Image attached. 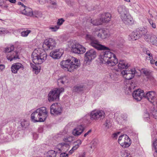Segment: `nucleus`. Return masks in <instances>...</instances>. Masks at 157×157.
I'll list each match as a JSON object with an SVG mask.
<instances>
[{"label": "nucleus", "mask_w": 157, "mask_h": 157, "mask_svg": "<svg viewBox=\"0 0 157 157\" xmlns=\"http://www.w3.org/2000/svg\"><path fill=\"white\" fill-rule=\"evenodd\" d=\"M68 77L64 76L58 79L57 80V82L58 84L61 83L63 84L67 83L68 82Z\"/></svg>", "instance_id": "c85d7f7f"}, {"label": "nucleus", "mask_w": 157, "mask_h": 157, "mask_svg": "<svg viewBox=\"0 0 157 157\" xmlns=\"http://www.w3.org/2000/svg\"><path fill=\"white\" fill-rule=\"evenodd\" d=\"M65 21V20L63 18L59 19L57 22V26H59Z\"/></svg>", "instance_id": "49530a36"}, {"label": "nucleus", "mask_w": 157, "mask_h": 157, "mask_svg": "<svg viewBox=\"0 0 157 157\" xmlns=\"http://www.w3.org/2000/svg\"><path fill=\"white\" fill-rule=\"evenodd\" d=\"M50 4L53 6H51V7L52 8H56V3L54 1H51L50 2Z\"/></svg>", "instance_id": "8fccbe9b"}, {"label": "nucleus", "mask_w": 157, "mask_h": 157, "mask_svg": "<svg viewBox=\"0 0 157 157\" xmlns=\"http://www.w3.org/2000/svg\"><path fill=\"white\" fill-rule=\"evenodd\" d=\"M112 124L111 122L109 120H107L103 124L104 128L106 130H107L110 128L112 126Z\"/></svg>", "instance_id": "2f4dec72"}, {"label": "nucleus", "mask_w": 157, "mask_h": 157, "mask_svg": "<svg viewBox=\"0 0 157 157\" xmlns=\"http://www.w3.org/2000/svg\"><path fill=\"white\" fill-rule=\"evenodd\" d=\"M132 96L135 100L137 101H140L145 96V94L143 90L138 89L133 91Z\"/></svg>", "instance_id": "f3484780"}, {"label": "nucleus", "mask_w": 157, "mask_h": 157, "mask_svg": "<svg viewBox=\"0 0 157 157\" xmlns=\"http://www.w3.org/2000/svg\"><path fill=\"white\" fill-rule=\"evenodd\" d=\"M30 65L31 67L33 69V70L35 71V73L36 74H38L40 71L39 68L36 65H34L32 63H31Z\"/></svg>", "instance_id": "ea45409f"}, {"label": "nucleus", "mask_w": 157, "mask_h": 157, "mask_svg": "<svg viewBox=\"0 0 157 157\" xmlns=\"http://www.w3.org/2000/svg\"><path fill=\"white\" fill-rule=\"evenodd\" d=\"M118 141L119 144L123 147H128L131 143L130 139L126 135H123L120 136Z\"/></svg>", "instance_id": "1a4fd4ad"}, {"label": "nucleus", "mask_w": 157, "mask_h": 157, "mask_svg": "<svg viewBox=\"0 0 157 157\" xmlns=\"http://www.w3.org/2000/svg\"><path fill=\"white\" fill-rule=\"evenodd\" d=\"M86 154L85 152H83L79 154L78 157H85Z\"/></svg>", "instance_id": "bf43d9fd"}, {"label": "nucleus", "mask_w": 157, "mask_h": 157, "mask_svg": "<svg viewBox=\"0 0 157 157\" xmlns=\"http://www.w3.org/2000/svg\"><path fill=\"white\" fill-rule=\"evenodd\" d=\"M23 70L24 69V66L21 63H17L13 64L11 67V70L12 73L16 74L19 69Z\"/></svg>", "instance_id": "aec40b11"}, {"label": "nucleus", "mask_w": 157, "mask_h": 157, "mask_svg": "<svg viewBox=\"0 0 157 157\" xmlns=\"http://www.w3.org/2000/svg\"><path fill=\"white\" fill-rule=\"evenodd\" d=\"M121 155L122 157H132L131 155L126 151H123L121 152Z\"/></svg>", "instance_id": "58836bf2"}, {"label": "nucleus", "mask_w": 157, "mask_h": 157, "mask_svg": "<svg viewBox=\"0 0 157 157\" xmlns=\"http://www.w3.org/2000/svg\"><path fill=\"white\" fill-rule=\"evenodd\" d=\"M56 43L55 40L52 38H50L46 39L43 44V48L46 50L52 49L55 47Z\"/></svg>", "instance_id": "f8f14e48"}, {"label": "nucleus", "mask_w": 157, "mask_h": 157, "mask_svg": "<svg viewBox=\"0 0 157 157\" xmlns=\"http://www.w3.org/2000/svg\"><path fill=\"white\" fill-rule=\"evenodd\" d=\"M93 34L94 36H97L98 38L102 39H105L109 37L110 36L109 31L108 30H101L98 28L95 29V31L93 32Z\"/></svg>", "instance_id": "9d476101"}, {"label": "nucleus", "mask_w": 157, "mask_h": 157, "mask_svg": "<svg viewBox=\"0 0 157 157\" xmlns=\"http://www.w3.org/2000/svg\"><path fill=\"white\" fill-rule=\"evenodd\" d=\"M59 28V26L57 25L50 26L49 28V29L53 32H56Z\"/></svg>", "instance_id": "37998d69"}, {"label": "nucleus", "mask_w": 157, "mask_h": 157, "mask_svg": "<svg viewBox=\"0 0 157 157\" xmlns=\"http://www.w3.org/2000/svg\"><path fill=\"white\" fill-rule=\"evenodd\" d=\"M33 61L35 64H41L46 60L47 55L43 50L40 48L35 49L32 55Z\"/></svg>", "instance_id": "20e7f679"}, {"label": "nucleus", "mask_w": 157, "mask_h": 157, "mask_svg": "<svg viewBox=\"0 0 157 157\" xmlns=\"http://www.w3.org/2000/svg\"><path fill=\"white\" fill-rule=\"evenodd\" d=\"M97 56V53L94 49H90L87 51L85 54L84 64L85 65H89L91 63L92 61Z\"/></svg>", "instance_id": "423d86ee"}, {"label": "nucleus", "mask_w": 157, "mask_h": 157, "mask_svg": "<svg viewBox=\"0 0 157 157\" xmlns=\"http://www.w3.org/2000/svg\"><path fill=\"white\" fill-rule=\"evenodd\" d=\"M64 91V89L63 88L53 89L48 94V100L49 101L58 100L60 94Z\"/></svg>", "instance_id": "39448f33"}, {"label": "nucleus", "mask_w": 157, "mask_h": 157, "mask_svg": "<svg viewBox=\"0 0 157 157\" xmlns=\"http://www.w3.org/2000/svg\"><path fill=\"white\" fill-rule=\"evenodd\" d=\"M136 30L140 36V38L143 36L145 35L147 32V29L144 28L138 29Z\"/></svg>", "instance_id": "cd10ccee"}, {"label": "nucleus", "mask_w": 157, "mask_h": 157, "mask_svg": "<svg viewBox=\"0 0 157 157\" xmlns=\"http://www.w3.org/2000/svg\"><path fill=\"white\" fill-rule=\"evenodd\" d=\"M21 125L23 128H26L29 125V121L25 119L21 120Z\"/></svg>", "instance_id": "7c9ffc66"}, {"label": "nucleus", "mask_w": 157, "mask_h": 157, "mask_svg": "<svg viewBox=\"0 0 157 157\" xmlns=\"http://www.w3.org/2000/svg\"><path fill=\"white\" fill-rule=\"evenodd\" d=\"M90 23L92 24L93 25H98L102 24L100 19H98L93 20L91 19Z\"/></svg>", "instance_id": "f704fd0d"}, {"label": "nucleus", "mask_w": 157, "mask_h": 157, "mask_svg": "<svg viewBox=\"0 0 157 157\" xmlns=\"http://www.w3.org/2000/svg\"><path fill=\"white\" fill-rule=\"evenodd\" d=\"M84 129V127L82 125H79L73 129L72 134L75 136H78L82 133Z\"/></svg>", "instance_id": "6ab92c4d"}, {"label": "nucleus", "mask_w": 157, "mask_h": 157, "mask_svg": "<svg viewBox=\"0 0 157 157\" xmlns=\"http://www.w3.org/2000/svg\"><path fill=\"white\" fill-rule=\"evenodd\" d=\"M14 49V47L13 45H11L10 47H8L6 48L5 49V52L8 53H10L11 52L13 51Z\"/></svg>", "instance_id": "4c0bfd02"}, {"label": "nucleus", "mask_w": 157, "mask_h": 157, "mask_svg": "<svg viewBox=\"0 0 157 157\" xmlns=\"http://www.w3.org/2000/svg\"><path fill=\"white\" fill-rule=\"evenodd\" d=\"M62 111V107L60 103H56L52 104L50 107V113L54 115L61 114Z\"/></svg>", "instance_id": "9b49d317"}, {"label": "nucleus", "mask_w": 157, "mask_h": 157, "mask_svg": "<svg viewBox=\"0 0 157 157\" xmlns=\"http://www.w3.org/2000/svg\"><path fill=\"white\" fill-rule=\"evenodd\" d=\"M83 89V86L80 85L74 87L73 88V91L75 92H79L82 91Z\"/></svg>", "instance_id": "72a5a7b5"}, {"label": "nucleus", "mask_w": 157, "mask_h": 157, "mask_svg": "<svg viewBox=\"0 0 157 157\" xmlns=\"http://www.w3.org/2000/svg\"><path fill=\"white\" fill-rule=\"evenodd\" d=\"M38 2L41 4H44L46 2V0H37Z\"/></svg>", "instance_id": "13d9d810"}, {"label": "nucleus", "mask_w": 157, "mask_h": 157, "mask_svg": "<svg viewBox=\"0 0 157 157\" xmlns=\"http://www.w3.org/2000/svg\"><path fill=\"white\" fill-rule=\"evenodd\" d=\"M86 38L87 40H93L94 39V37L90 34H86Z\"/></svg>", "instance_id": "09e8293b"}, {"label": "nucleus", "mask_w": 157, "mask_h": 157, "mask_svg": "<svg viewBox=\"0 0 157 157\" xmlns=\"http://www.w3.org/2000/svg\"><path fill=\"white\" fill-rule=\"evenodd\" d=\"M31 32V31L28 29H24V30L21 33V35L23 37H26Z\"/></svg>", "instance_id": "473e14b6"}, {"label": "nucleus", "mask_w": 157, "mask_h": 157, "mask_svg": "<svg viewBox=\"0 0 157 157\" xmlns=\"http://www.w3.org/2000/svg\"><path fill=\"white\" fill-rule=\"evenodd\" d=\"M111 15L109 13H107L102 14L100 19L102 23L104 22H108L110 21L111 18Z\"/></svg>", "instance_id": "b1692460"}, {"label": "nucleus", "mask_w": 157, "mask_h": 157, "mask_svg": "<svg viewBox=\"0 0 157 157\" xmlns=\"http://www.w3.org/2000/svg\"><path fill=\"white\" fill-rule=\"evenodd\" d=\"M95 147V146L94 145H91L90 147V148L91 149H94Z\"/></svg>", "instance_id": "0e129e2a"}, {"label": "nucleus", "mask_w": 157, "mask_h": 157, "mask_svg": "<svg viewBox=\"0 0 157 157\" xmlns=\"http://www.w3.org/2000/svg\"><path fill=\"white\" fill-rule=\"evenodd\" d=\"M105 113L101 110H94L91 112L90 118L92 120H98L103 119L105 117Z\"/></svg>", "instance_id": "6e6552de"}, {"label": "nucleus", "mask_w": 157, "mask_h": 157, "mask_svg": "<svg viewBox=\"0 0 157 157\" xmlns=\"http://www.w3.org/2000/svg\"><path fill=\"white\" fill-rule=\"evenodd\" d=\"M31 119L33 122H42L36 109L31 114Z\"/></svg>", "instance_id": "412c9836"}, {"label": "nucleus", "mask_w": 157, "mask_h": 157, "mask_svg": "<svg viewBox=\"0 0 157 157\" xmlns=\"http://www.w3.org/2000/svg\"><path fill=\"white\" fill-rule=\"evenodd\" d=\"M18 5L21 6V9L22 10L26 6L24 5L23 3H22L21 2H18Z\"/></svg>", "instance_id": "4d7b16f0"}, {"label": "nucleus", "mask_w": 157, "mask_h": 157, "mask_svg": "<svg viewBox=\"0 0 157 157\" xmlns=\"http://www.w3.org/2000/svg\"><path fill=\"white\" fill-rule=\"evenodd\" d=\"M66 146V144L65 143H60L58 146V148H56V151L53 150H49L44 153V157H56V153H60Z\"/></svg>", "instance_id": "0eeeda50"}, {"label": "nucleus", "mask_w": 157, "mask_h": 157, "mask_svg": "<svg viewBox=\"0 0 157 157\" xmlns=\"http://www.w3.org/2000/svg\"><path fill=\"white\" fill-rule=\"evenodd\" d=\"M71 51L75 53L82 54L86 51L85 48L82 45L78 44H75L71 46Z\"/></svg>", "instance_id": "ddd939ff"}, {"label": "nucleus", "mask_w": 157, "mask_h": 157, "mask_svg": "<svg viewBox=\"0 0 157 157\" xmlns=\"http://www.w3.org/2000/svg\"><path fill=\"white\" fill-rule=\"evenodd\" d=\"M117 136V134L116 133H114V134H113V136H114V138H116Z\"/></svg>", "instance_id": "69168bd1"}, {"label": "nucleus", "mask_w": 157, "mask_h": 157, "mask_svg": "<svg viewBox=\"0 0 157 157\" xmlns=\"http://www.w3.org/2000/svg\"><path fill=\"white\" fill-rule=\"evenodd\" d=\"M63 140L66 142H71L73 140L72 137L71 136H66L65 137Z\"/></svg>", "instance_id": "a18cd8bd"}, {"label": "nucleus", "mask_w": 157, "mask_h": 157, "mask_svg": "<svg viewBox=\"0 0 157 157\" xmlns=\"http://www.w3.org/2000/svg\"><path fill=\"white\" fill-rule=\"evenodd\" d=\"M136 72V70L134 68L129 70H123L121 72V74L126 79L129 80L134 77Z\"/></svg>", "instance_id": "4468645a"}, {"label": "nucleus", "mask_w": 157, "mask_h": 157, "mask_svg": "<svg viewBox=\"0 0 157 157\" xmlns=\"http://www.w3.org/2000/svg\"><path fill=\"white\" fill-rule=\"evenodd\" d=\"M82 142V141L80 140H78L75 142V144L76 145H78L79 147V145L81 144Z\"/></svg>", "instance_id": "603ef678"}, {"label": "nucleus", "mask_w": 157, "mask_h": 157, "mask_svg": "<svg viewBox=\"0 0 157 157\" xmlns=\"http://www.w3.org/2000/svg\"><path fill=\"white\" fill-rule=\"evenodd\" d=\"M22 10V14L26 15L32 16L33 15L32 10L30 8L25 6Z\"/></svg>", "instance_id": "393cba45"}, {"label": "nucleus", "mask_w": 157, "mask_h": 157, "mask_svg": "<svg viewBox=\"0 0 157 157\" xmlns=\"http://www.w3.org/2000/svg\"><path fill=\"white\" fill-rule=\"evenodd\" d=\"M128 39L130 40H135L140 38L138 33L136 31L132 32L128 37Z\"/></svg>", "instance_id": "a878e982"}, {"label": "nucleus", "mask_w": 157, "mask_h": 157, "mask_svg": "<svg viewBox=\"0 0 157 157\" xmlns=\"http://www.w3.org/2000/svg\"><path fill=\"white\" fill-rule=\"evenodd\" d=\"M135 87V86H133V83H132V84H131V86L130 87H128V89L130 91H131L132 88H134Z\"/></svg>", "instance_id": "680f3d73"}, {"label": "nucleus", "mask_w": 157, "mask_h": 157, "mask_svg": "<svg viewBox=\"0 0 157 157\" xmlns=\"http://www.w3.org/2000/svg\"><path fill=\"white\" fill-rule=\"evenodd\" d=\"M147 98L148 100L152 103L156 98L155 93L154 91H151L147 93L144 97Z\"/></svg>", "instance_id": "5701e85b"}, {"label": "nucleus", "mask_w": 157, "mask_h": 157, "mask_svg": "<svg viewBox=\"0 0 157 157\" xmlns=\"http://www.w3.org/2000/svg\"><path fill=\"white\" fill-rule=\"evenodd\" d=\"M8 7V6H7V5H5V6H4V8H7Z\"/></svg>", "instance_id": "338daca9"}, {"label": "nucleus", "mask_w": 157, "mask_h": 157, "mask_svg": "<svg viewBox=\"0 0 157 157\" xmlns=\"http://www.w3.org/2000/svg\"><path fill=\"white\" fill-rule=\"evenodd\" d=\"M152 38L151 44L157 46V36L155 35Z\"/></svg>", "instance_id": "79ce46f5"}, {"label": "nucleus", "mask_w": 157, "mask_h": 157, "mask_svg": "<svg viewBox=\"0 0 157 157\" xmlns=\"http://www.w3.org/2000/svg\"><path fill=\"white\" fill-rule=\"evenodd\" d=\"M92 132V130L91 129H90L87 132L85 133L84 135V137H86L88 135H89V134H90L91 132Z\"/></svg>", "instance_id": "6e6d98bb"}, {"label": "nucleus", "mask_w": 157, "mask_h": 157, "mask_svg": "<svg viewBox=\"0 0 157 157\" xmlns=\"http://www.w3.org/2000/svg\"><path fill=\"white\" fill-rule=\"evenodd\" d=\"M7 58L8 60L10 61L18 59L19 56L18 52L13 51L7 55Z\"/></svg>", "instance_id": "4be33fe9"}, {"label": "nucleus", "mask_w": 157, "mask_h": 157, "mask_svg": "<svg viewBox=\"0 0 157 157\" xmlns=\"http://www.w3.org/2000/svg\"><path fill=\"white\" fill-rule=\"evenodd\" d=\"M117 10L120 15L122 21L126 25H131L133 24L132 18L129 14V10L125 6L120 5L117 7Z\"/></svg>", "instance_id": "7ed1b4c3"}, {"label": "nucleus", "mask_w": 157, "mask_h": 157, "mask_svg": "<svg viewBox=\"0 0 157 157\" xmlns=\"http://www.w3.org/2000/svg\"><path fill=\"white\" fill-rule=\"evenodd\" d=\"M79 147L78 145H76L75 144V145L69 151V153L70 154H72L73 151L77 149Z\"/></svg>", "instance_id": "de8ad7c7"}, {"label": "nucleus", "mask_w": 157, "mask_h": 157, "mask_svg": "<svg viewBox=\"0 0 157 157\" xmlns=\"http://www.w3.org/2000/svg\"><path fill=\"white\" fill-rule=\"evenodd\" d=\"M143 51L149 57H148V59L150 60L151 58H153V56L152 54L150 52V51L147 49H144Z\"/></svg>", "instance_id": "e433bc0d"}, {"label": "nucleus", "mask_w": 157, "mask_h": 157, "mask_svg": "<svg viewBox=\"0 0 157 157\" xmlns=\"http://www.w3.org/2000/svg\"><path fill=\"white\" fill-rule=\"evenodd\" d=\"M118 66L119 69H126L129 67V65L127 62L123 60L120 61L119 62Z\"/></svg>", "instance_id": "bb28decb"}, {"label": "nucleus", "mask_w": 157, "mask_h": 157, "mask_svg": "<svg viewBox=\"0 0 157 157\" xmlns=\"http://www.w3.org/2000/svg\"><path fill=\"white\" fill-rule=\"evenodd\" d=\"M90 45L98 50H109V48L104 45L99 44V42L97 40H93L90 43Z\"/></svg>", "instance_id": "a211bd4d"}, {"label": "nucleus", "mask_w": 157, "mask_h": 157, "mask_svg": "<svg viewBox=\"0 0 157 157\" xmlns=\"http://www.w3.org/2000/svg\"><path fill=\"white\" fill-rule=\"evenodd\" d=\"M7 32V31L4 28H0V34H3Z\"/></svg>", "instance_id": "3c124183"}, {"label": "nucleus", "mask_w": 157, "mask_h": 157, "mask_svg": "<svg viewBox=\"0 0 157 157\" xmlns=\"http://www.w3.org/2000/svg\"><path fill=\"white\" fill-rule=\"evenodd\" d=\"M60 65L65 70L71 72L79 67L80 61L77 58L72 57L70 59L61 62Z\"/></svg>", "instance_id": "f03ea898"}, {"label": "nucleus", "mask_w": 157, "mask_h": 157, "mask_svg": "<svg viewBox=\"0 0 157 157\" xmlns=\"http://www.w3.org/2000/svg\"><path fill=\"white\" fill-rule=\"evenodd\" d=\"M147 78L150 80L151 81H153L154 78L153 77V76H152V75L151 74L149 76H148Z\"/></svg>", "instance_id": "864d4df0"}, {"label": "nucleus", "mask_w": 157, "mask_h": 157, "mask_svg": "<svg viewBox=\"0 0 157 157\" xmlns=\"http://www.w3.org/2000/svg\"><path fill=\"white\" fill-rule=\"evenodd\" d=\"M68 155L66 153L63 152L60 154V157H68Z\"/></svg>", "instance_id": "5fc2aeb1"}, {"label": "nucleus", "mask_w": 157, "mask_h": 157, "mask_svg": "<svg viewBox=\"0 0 157 157\" xmlns=\"http://www.w3.org/2000/svg\"><path fill=\"white\" fill-rule=\"evenodd\" d=\"M147 20L150 25L152 27V28L153 29H155L156 28V25L153 21L150 19H147Z\"/></svg>", "instance_id": "c03bdc74"}, {"label": "nucleus", "mask_w": 157, "mask_h": 157, "mask_svg": "<svg viewBox=\"0 0 157 157\" xmlns=\"http://www.w3.org/2000/svg\"><path fill=\"white\" fill-rule=\"evenodd\" d=\"M155 65L157 66V61L155 62Z\"/></svg>", "instance_id": "774afa93"}, {"label": "nucleus", "mask_w": 157, "mask_h": 157, "mask_svg": "<svg viewBox=\"0 0 157 157\" xmlns=\"http://www.w3.org/2000/svg\"><path fill=\"white\" fill-rule=\"evenodd\" d=\"M42 122L45 120L48 116V111L45 107H42L36 109Z\"/></svg>", "instance_id": "2eb2a0df"}, {"label": "nucleus", "mask_w": 157, "mask_h": 157, "mask_svg": "<svg viewBox=\"0 0 157 157\" xmlns=\"http://www.w3.org/2000/svg\"><path fill=\"white\" fill-rule=\"evenodd\" d=\"M5 68V66L2 64L0 65V70L2 71Z\"/></svg>", "instance_id": "052dcab7"}, {"label": "nucleus", "mask_w": 157, "mask_h": 157, "mask_svg": "<svg viewBox=\"0 0 157 157\" xmlns=\"http://www.w3.org/2000/svg\"><path fill=\"white\" fill-rule=\"evenodd\" d=\"M109 50L103 52L99 56V59L104 63H106L109 66H115L118 63V59L116 56L112 52Z\"/></svg>", "instance_id": "f257e3e1"}, {"label": "nucleus", "mask_w": 157, "mask_h": 157, "mask_svg": "<svg viewBox=\"0 0 157 157\" xmlns=\"http://www.w3.org/2000/svg\"><path fill=\"white\" fill-rule=\"evenodd\" d=\"M142 71L147 77V78L151 74V72L148 70L146 69H142Z\"/></svg>", "instance_id": "a19ab883"}, {"label": "nucleus", "mask_w": 157, "mask_h": 157, "mask_svg": "<svg viewBox=\"0 0 157 157\" xmlns=\"http://www.w3.org/2000/svg\"><path fill=\"white\" fill-rule=\"evenodd\" d=\"M150 60V63L151 64H153L155 63V60H154L153 58H151V59Z\"/></svg>", "instance_id": "e2e57ef3"}, {"label": "nucleus", "mask_w": 157, "mask_h": 157, "mask_svg": "<svg viewBox=\"0 0 157 157\" xmlns=\"http://www.w3.org/2000/svg\"><path fill=\"white\" fill-rule=\"evenodd\" d=\"M153 147L155 150L154 154L155 157H157V139H156L153 143Z\"/></svg>", "instance_id": "c9c22d12"}, {"label": "nucleus", "mask_w": 157, "mask_h": 157, "mask_svg": "<svg viewBox=\"0 0 157 157\" xmlns=\"http://www.w3.org/2000/svg\"><path fill=\"white\" fill-rule=\"evenodd\" d=\"M154 35L153 34H147L144 36V39L145 40L148 42L150 43H151L152 37L154 36Z\"/></svg>", "instance_id": "c756f323"}, {"label": "nucleus", "mask_w": 157, "mask_h": 157, "mask_svg": "<svg viewBox=\"0 0 157 157\" xmlns=\"http://www.w3.org/2000/svg\"><path fill=\"white\" fill-rule=\"evenodd\" d=\"M63 52L64 50L62 49H56L52 51L50 53V56L54 59H59Z\"/></svg>", "instance_id": "dca6fc26"}]
</instances>
